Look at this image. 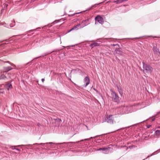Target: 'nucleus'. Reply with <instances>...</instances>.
<instances>
[{
  "label": "nucleus",
  "instance_id": "1",
  "mask_svg": "<svg viewBox=\"0 0 160 160\" xmlns=\"http://www.w3.org/2000/svg\"><path fill=\"white\" fill-rule=\"evenodd\" d=\"M144 71L146 73H151L152 70V68L149 65L143 63Z\"/></svg>",
  "mask_w": 160,
  "mask_h": 160
},
{
  "label": "nucleus",
  "instance_id": "2",
  "mask_svg": "<svg viewBox=\"0 0 160 160\" xmlns=\"http://www.w3.org/2000/svg\"><path fill=\"white\" fill-rule=\"evenodd\" d=\"M111 93L112 98L113 100L115 102H118L119 101V97L117 94L113 90H111Z\"/></svg>",
  "mask_w": 160,
  "mask_h": 160
},
{
  "label": "nucleus",
  "instance_id": "3",
  "mask_svg": "<svg viewBox=\"0 0 160 160\" xmlns=\"http://www.w3.org/2000/svg\"><path fill=\"white\" fill-rule=\"evenodd\" d=\"M131 107H128L127 106H123L121 107L120 108V111L121 112L125 113H128L129 112H130L131 111L130 110H128L127 108H131Z\"/></svg>",
  "mask_w": 160,
  "mask_h": 160
},
{
  "label": "nucleus",
  "instance_id": "4",
  "mask_svg": "<svg viewBox=\"0 0 160 160\" xmlns=\"http://www.w3.org/2000/svg\"><path fill=\"white\" fill-rule=\"evenodd\" d=\"M114 120L113 116L111 115L108 116L106 118L107 122L108 123L112 124Z\"/></svg>",
  "mask_w": 160,
  "mask_h": 160
},
{
  "label": "nucleus",
  "instance_id": "5",
  "mask_svg": "<svg viewBox=\"0 0 160 160\" xmlns=\"http://www.w3.org/2000/svg\"><path fill=\"white\" fill-rule=\"evenodd\" d=\"M95 20L96 21L95 24H97V22H98L101 24H102L103 22V18L99 15L97 16L95 18Z\"/></svg>",
  "mask_w": 160,
  "mask_h": 160
},
{
  "label": "nucleus",
  "instance_id": "6",
  "mask_svg": "<svg viewBox=\"0 0 160 160\" xmlns=\"http://www.w3.org/2000/svg\"><path fill=\"white\" fill-rule=\"evenodd\" d=\"M83 82L85 87L87 86L89 84L90 82V80L88 76H87L83 80Z\"/></svg>",
  "mask_w": 160,
  "mask_h": 160
},
{
  "label": "nucleus",
  "instance_id": "7",
  "mask_svg": "<svg viewBox=\"0 0 160 160\" xmlns=\"http://www.w3.org/2000/svg\"><path fill=\"white\" fill-rule=\"evenodd\" d=\"M80 24L81 27H80V28H82L89 24V23L88 22V20L87 19L83 21Z\"/></svg>",
  "mask_w": 160,
  "mask_h": 160
},
{
  "label": "nucleus",
  "instance_id": "8",
  "mask_svg": "<svg viewBox=\"0 0 160 160\" xmlns=\"http://www.w3.org/2000/svg\"><path fill=\"white\" fill-rule=\"evenodd\" d=\"M80 27H81V24L79 23L78 24L74 26V27H73V28H72V29L70 30L69 32H70L73 30H77L79 29L82 28H80Z\"/></svg>",
  "mask_w": 160,
  "mask_h": 160
},
{
  "label": "nucleus",
  "instance_id": "9",
  "mask_svg": "<svg viewBox=\"0 0 160 160\" xmlns=\"http://www.w3.org/2000/svg\"><path fill=\"white\" fill-rule=\"evenodd\" d=\"M114 55L118 54L120 55L121 54V49L118 48L114 52Z\"/></svg>",
  "mask_w": 160,
  "mask_h": 160
},
{
  "label": "nucleus",
  "instance_id": "10",
  "mask_svg": "<svg viewBox=\"0 0 160 160\" xmlns=\"http://www.w3.org/2000/svg\"><path fill=\"white\" fill-rule=\"evenodd\" d=\"M5 88L8 90H9V89L12 88V85L10 83H8L6 85Z\"/></svg>",
  "mask_w": 160,
  "mask_h": 160
},
{
  "label": "nucleus",
  "instance_id": "11",
  "mask_svg": "<svg viewBox=\"0 0 160 160\" xmlns=\"http://www.w3.org/2000/svg\"><path fill=\"white\" fill-rule=\"evenodd\" d=\"M99 45V44L96 43V42H94V43H93L92 44H91L90 46L92 47V48H93L94 46H98Z\"/></svg>",
  "mask_w": 160,
  "mask_h": 160
},
{
  "label": "nucleus",
  "instance_id": "12",
  "mask_svg": "<svg viewBox=\"0 0 160 160\" xmlns=\"http://www.w3.org/2000/svg\"><path fill=\"white\" fill-rule=\"evenodd\" d=\"M153 51L154 52L156 53V54H160L158 52V50L157 48L156 47H153Z\"/></svg>",
  "mask_w": 160,
  "mask_h": 160
},
{
  "label": "nucleus",
  "instance_id": "13",
  "mask_svg": "<svg viewBox=\"0 0 160 160\" xmlns=\"http://www.w3.org/2000/svg\"><path fill=\"white\" fill-rule=\"evenodd\" d=\"M160 152V149H159V150H158L157 151H156V152H154L152 154H151L150 155L148 156L147 158H148V157H149L150 156H152L153 155H154L155 154H156V152L158 153V152Z\"/></svg>",
  "mask_w": 160,
  "mask_h": 160
},
{
  "label": "nucleus",
  "instance_id": "14",
  "mask_svg": "<svg viewBox=\"0 0 160 160\" xmlns=\"http://www.w3.org/2000/svg\"><path fill=\"white\" fill-rule=\"evenodd\" d=\"M107 149L106 148H99V149H98L97 150L98 151H99V150H102V152L103 153H105L106 152H104V151L106 150H107Z\"/></svg>",
  "mask_w": 160,
  "mask_h": 160
},
{
  "label": "nucleus",
  "instance_id": "15",
  "mask_svg": "<svg viewBox=\"0 0 160 160\" xmlns=\"http://www.w3.org/2000/svg\"><path fill=\"white\" fill-rule=\"evenodd\" d=\"M155 133L157 135H159L160 134V130H156Z\"/></svg>",
  "mask_w": 160,
  "mask_h": 160
},
{
  "label": "nucleus",
  "instance_id": "16",
  "mask_svg": "<svg viewBox=\"0 0 160 160\" xmlns=\"http://www.w3.org/2000/svg\"><path fill=\"white\" fill-rule=\"evenodd\" d=\"M15 25V23L14 22H12V23H11L10 24V27H12L14 26Z\"/></svg>",
  "mask_w": 160,
  "mask_h": 160
},
{
  "label": "nucleus",
  "instance_id": "17",
  "mask_svg": "<svg viewBox=\"0 0 160 160\" xmlns=\"http://www.w3.org/2000/svg\"><path fill=\"white\" fill-rule=\"evenodd\" d=\"M52 143H53L52 142H47V143H40V145H42V144H52Z\"/></svg>",
  "mask_w": 160,
  "mask_h": 160
},
{
  "label": "nucleus",
  "instance_id": "18",
  "mask_svg": "<svg viewBox=\"0 0 160 160\" xmlns=\"http://www.w3.org/2000/svg\"><path fill=\"white\" fill-rule=\"evenodd\" d=\"M128 0H118L117 2H124V1H127Z\"/></svg>",
  "mask_w": 160,
  "mask_h": 160
},
{
  "label": "nucleus",
  "instance_id": "19",
  "mask_svg": "<svg viewBox=\"0 0 160 160\" xmlns=\"http://www.w3.org/2000/svg\"><path fill=\"white\" fill-rule=\"evenodd\" d=\"M5 78V77L4 75H2L0 77V79H4Z\"/></svg>",
  "mask_w": 160,
  "mask_h": 160
},
{
  "label": "nucleus",
  "instance_id": "20",
  "mask_svg": "<svg viewBox=\"0 0 160 160\" xmlns=\"http://www.w3.org/2000/svg\"><path fill=\"white\" fill-rule=\"evenodd\" d=\"M12 68L10 67H8L7 68L6 70L5 71V72L6 71H8L10 70Z\"/></svg>",
  "mask_w": 160,
  "mask_h": 160
},
{
  "label": "nucleus",
  "instance_id": "21",
  "mask_svg": "<svg viewBox=\"0 0 160 160\" xmlns=\"http://www.w3.org/2000/svg\"><path fill=\"white\" fill-rule=\"evenodd\" d=\"M130 107H131L132 108H129L128 109L127 108V109H128V110L129 109L131 110V112H132L133 111V110H132L133 107L132 106H130Z\"/></svg>",
  "mask_w": 160,
  "mask_h": 160
},
{
  "label": "nucleus",
  "instance_id": "22",
  "mask_svg": "<svg viewBox=\"0 0 160 160\" xmlns=\"http://www.w3.org/2000/svg\"><path fill=\"white\" fill-rule=\"evenodd\" d=\"M12 149H15L18 151H20V149H17V148H12Z\"/></svg>",
  "mask_w": 160,
  "mask_h": 160
},
{
  "label": "nucleus",
  "instance_id": "23",
  "mask_svg": "<svg viewBox=\"0 0 160 160\" xmlns=\"http://www.w3.org/2000/svg\"><path fill=\"white\" fill-rule=\"evenodd\" d=\"M42 82H43L44 81V78H42Z\"/></svg>",
  "mask_w": 160,
  "mask_h": 160
},
{
  "label": "nucleus",
  "instance_id": "24",
  "mask_svg": "<svg viewBox=\"0 0 160 160\" xmlns=\"http://www.w3.org/2000/svg\"><path fill=\"white\" fill-rule=\"evenodd\" d=\"M150 125H148V126H147V127H148V128H150Z\"/></svg>",
  "mask_w": 160,
  "mask_h": 160
},
{
  "label": "nucleus",
  "instance_id": "25",
  "mask_svg": "<svg viewBox=\"0 0 160 160\" xmlns=\"http://www.w3.org/2000/svg\"><path fill=\"white\" fill-rule=\"evenodd\" d=\"M95 138V137H91L90 138Z\"/></svg>",
  "mask_w": 160,
  "mask_h": 160
},
{
  "label": "nucleus",
  "instance_id": "26",
  "mask_svg": "<svg viewBox=\"0 0 160 160\" xmlns=\"http://www.w3.org/2000/svg\"><path fill=\"white\" fill-rule=\"evenodd\" d=\"M59 122H60V121H61V120L60 119H59Z\"/></svg>",
  "mask_w": 160,
  "mask_h": 160
},
{
  "label": "nucleus",
  "instance_id": "27",
  "mask_svg": "<svg viewBox=\"0 0 160 160\" xmlns=\"http://www.w3.org/2000/svg\"><path fill=\"white\" fill-rule=\"evenodd\" d=\"M19 146H17V147H19Z\"/></svg>",
  "mask_w": 160,
  "mask_h": 160
},
{
  "label": "nucleus",
  "instance_id": "28",
  "mask_svg": "<svg viewBox=\"0 0 160 160\" xmlns=\"http://www.w3.org/2000/svg\"><path fill=\"white\" fill-rule=\"evenodd\" d=\"M102 2L99 3L98 4H100L101 3H102Z\"/></svg>",
  "mask_w": 160,
  "mask_h": 160
},
{
  "label": "nucleus",
  "instance_id": "29",
  "mask_svg": "<svg viewBox=\"0 0 160 160\" xmlns=\"http://www.w3.org/2000/svg\"><path fill=\"white\" fill-rule=\"evenodd\" d=\"M0 92L2 93V92H1V91H0Z\"/></svg>",
  "mask_w": 160,
  "mask_h": 160
},
{
  "label": "nucleus",
  "instance_id": "30",
  "mask_svg": "<svg viewBox=\"0 0 160 160\" xmlns=\"http://www.w3.org/2000/svg\"><path fill=\"white\" fill-rule=\"evenodd\" d=\"M106 0H105V1H106Z\"/></svg>",
  "mask_w": 160,
  "mask_h": 160
}]
</instances>
